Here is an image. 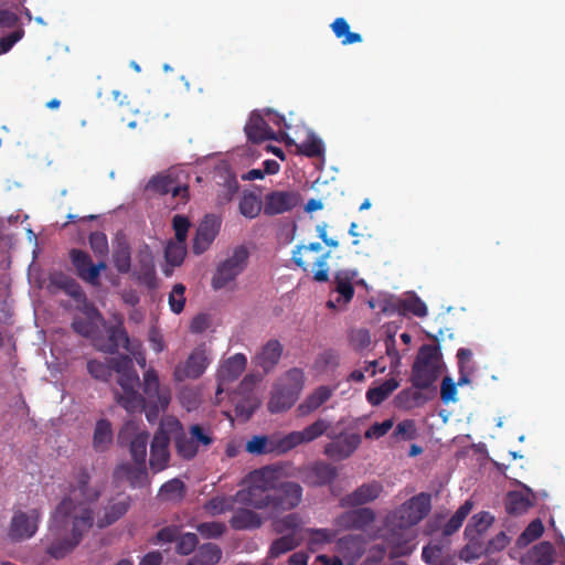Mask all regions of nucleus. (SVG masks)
I'll return each instance as SVG.
<instances>
[{"instance_id":"obj_1","label":"nucleus","mask_w":565,"mask_h":565,"mask_svg":"<svg viewBox=\"0 0 565 565\" xmlns=\"http://www.w3.org/2000/svg\"><path fill=\"white\" fill-rule=\"evenodd\" d=\"M89 480L87 469H78L70 483V493L50 514L45 553L54 559H62L71 554L94 525L92 504L98 500L100 491L90 487Z\"/></svg>"},{"instance_id":"obj_2","label":"nucleus","mask_w":565,"mask_h":565,"mask_svg":"<svg viewBox=\"0 0 565 565\" xmlns=\"http://www.w3.org/2000/svg\"><path fill=\"white\" fill-rule=\"evenodd\" d=\"M168 434L172 435L177 455L184 459H193L200 448L206 449L213 444L211 430L200 424H193L185 431L182 423L174 416H164Z\"/></svg>"},{"instance_id":"obj_3","label":"nucleus","mask_w":565,"mask_h":565,"mask_svg":"<svg viewBox=\"0 0 565 565\" xmlns=\"http://www.w3.org/2000/svg\"><path fill=\"white\" fill-rule=\"evenodd\" d=\"M277 481V470L273 467H263L249 473V486L235 493L237 503L253 507L257 510L268 508L269 490Z\"/></svg>"},{"instance_id":"obj_4","label":"nucleus","mask_w":565,"mask_h":565,"mask_svg":"<svg viewBox=\"0 0 565 565\" xmlns=\"http://www.w3.org/2000/svg\"><path fill=\"white\" fill-rule=\"evenodd\" d=\"M429 493L420 492L404 502L387 516V525L393 530L406 531L417 525L430 511Z\"/></svg>"},{"instance_id":"obj_5","label":"nucleus","mask_w":565,"mask_h":565,"mask_svg":"<svg viewBox=\"0 0 565 565\" xmlns=\"http://www.w3.org/2000/svg\"><path fill=\"white\" fill-rule=\"evenodd\" d=\"M117 383L121 392L115 391V397L122 408L128 413L142 412L146 408L145 397L137 391L140 380L136 370L118 375Z\"/></svg>"},{"instance_id":"obj_6","label":"nucleus","mask_w":565,"mask_h":565,"mask_svg":"<svg viewBox=\"0 0 565 565\" xmlns=\"http://www.w3.org/2000/svg\"><path fill=\"white\" fill-rule=\"evenodd\" d=\"M321 249L322 246L318 242L310 243L308 245H297L292 250L291 260L303 271H308L311 265L318 267L313 274V279L319 282H326L329 280L328 258L330 257V252H327L315 259L307 258V255L311 253H319Z\"/></svg>"},{"instance_id":"obj_7","label":"nucleus","mask_w":565,"mask_h":565,"mask_svg":"<svg viewBox=\"0 0 565 565\" xmlns=\"http://www.w3.org/2000/svg\"><path fill=\"white\" fill-rule=\"evenodd\" d=\"M248 256L249 253L245 246L239 245L235 247L232 255L217 266L212 278V287L218 290L235 280L246 268Z\"/></svg>"},{"instance_id":"obj_8","label":"nucleus","mask_w":565,"mask_h":565,"mask_svg":"<svg viewBox=\"0 0 565 565\" xmlns=\"http://www.w3.org/2000/svg\"><path fill=\"white\" fill-rule=\"evenodd\" d=\"M273 493H269L268 508L271 513L278 514L286 511L294 510L302 501V487L294 481H285L271 488Z\"/></svg>"},{"instance_id":"obj_9","label":"nucleus","mask_w":565,"mask_h":565,"mask_svg":"<svg viewBox=\"0 0 565 565\" xmlns=\"http://www.w3.org/2000/svg\"><path fill=\"white\" fill-rule=\"evenodd\" d=\"M42 519V511L38 508L29 511L15 510L10 521L8 536L12 542H23L33 537Z\"/></svg>"},{"instance_id":"obj_10","label":"nucleus","mask_w":565,"mask_h":565,"mask_svg":"<svg viewBox=\"0 0 565 565\" xmlns=\"http://www.w3.org/2000/svg\"><path fill=\"white\" fill-rule=\"evenodd\" d=\"M210 364V358L204 343L192 350L185 361L175 365L173 379L177 382L196 380L203 375Z\"/></svg>"},{"instance_id":"obj_11","label":"nucleus","mask_w":565,"mask_h":565,"mask_svg":"<svg viewBox=\"0 0 565 565\" xmlns=\"http://www.w3.org/2000/svg\"><path fill=\"white\" fill-rule=\"evenodd\" d=\"M171 440L172 435L168 434L166 417H162L150 444L149 466L152 472H160L168 467L170 461L169 445Z\"/></svg>"},{"instance_id":"obj_12","label":"nucleus","mask_w":565,"mask_h":565,"mask_svg":"<svg viewBox=\"0 0 565 565\" xmlns=\"http://www.w3.org/2000/svg\"><path fill=\"white\" fill-rule=\"evenodd\" d=\"M338 468L323 460L315 461L299 469V477L308 487L331 484L338 478Z\"/></svg>"},{"instance_id":"obj_13","label":"nucleus","mask_w":565,"mask_h":565,"mask_svg":"<svg viewBox=\"0 0 565 565\" xmlns=\"http://www.w3.org/2000/svg\"><path fill=\"white\" fill-rule=\"evenodd\" d=\"M70 259L75 268L76 275L85 282L92 286H99L100 271L105 270L107 265L105 262L93 264L89 254L78 248L70 250Z\"/></svg>"},{"instance_id":"obj_14","label":"nucleus","mask_w":565,"mask_h":565,"mask_svg":"<svg viewBox=\"0 0 565 565\" xmlns=\"http://www.w3.org/2000/svg\"><path fill=\"white\" fill-rule=\"evenodd\" d=\"M296 191H273L265 196L264 214L274 216L291 211L300 203Z\"/></svg>"},{"instance_id":"obj_15","label":"nucleus","mask_w":565,"mask_h":565,"mask_svg":"<svg viewBox=\"0 0 565 565\" xmlns=\"http://www.w3.org/2000/svg\"><path fill=\"white\" fill-rule=\"evenodd\" d=\"M142 392L146 395L147 403H158L162 408H167L171 401V393L168 387H161L158 372L150 367L143 373Z\"/></svg>"},{"instance_id":"obj_16","label":"nucleus","mask_w":565,"mask_h":565,"mask_svg":"<svg viewBox=\"0 0 565 565\" xmlns=\"http://www.w3.org/2000/svg\"><path fill=\"white\" fill-rule=\"evenodd\" d=\"M85 318L75 317L72 322L73 330L84 338H89L93 341L97 340L95 333L98 329V323H105V319L100 311L89 302H84L81 309Z\"/></svg>"},{"instance_id":"obj_17","label":"nucleus","mask_w":565,"mask_h":565,"mask_svg":"<svg viewBox=\"0 0 565 565\" xmlns=\"http://www.w3.org/2000/svg\"><path fill=\"white\" fill-rule=\"evenodd\" d=\"M108 340L106 342L94 340V347L105 353L115 354L119 348H122L136 355V352L130 348V339L122 326V322L110 326L107 328Z\"/></svg>"},{"instance_id":"obj_18","label":"nucleus","mask_w":565,"mask_h":565,"mask_svg":"<svg viewBox=\"0 0 565 565\" xmlns=\"http://www.w3.org/2000/svg\"><path fill=\"white\" fill-rule=\"evenodd\" d=\"M247 359L243 353H236L225 360L217 371V390L216 396L224 392V386L236 381L245 371Z\"/></svg>"},{"instance_id":"obj_19","label":"nucleus","mask_w":565,"mask_h":565,"mask_svg":"<svg viewBox=\"0 0 565 565\" xmlns=\"http://www.w3.org/2000/svg\"><path fill=\"white\" fill-rule=\"evenodd\" d=\"M221 226L220 218L214 214H207L200 223L193 239V252L196 255L204 253L214 241Z\"/></svg>"},{"instance_id":"obj_20","label":"nucleus","mask_w":565,"mask_h":565,"mask_svg":"<svg viewBox=\"0 0 565 565\" xmlns=\"http://www.w3.org/2000/svg\"><path fill=\"white\" fill-rule=\"evenodd\" d=\"M244 130L247 139L254 143L265 140H279L276 132L268 126V122L258 110H254L250 114Z\"/></svg>"},{"instance_id":"obj_21","label":"nucleus","mask_w":565,"mask_h":565,"mask_svg":"<svg viewBox=\"0 0 565 565\" xmlns=\"http://www.w3.org/2000/svg\"><path fill=\"white\" fill-rule=\"evenodd\" d=\"M361 444V436L349 434L327 444L324 455L334 460H343L350 457Z\"/></svg>"},{"instance_id":"obj_22","label":"nucleus","mask_w":565,"mask_h":565,"mask_svg":"<svg viewBox=\"0 0 565 565\" xmlns=\"http://www.w3.org/2000/svg\"><path fill=\"white\" fill-rule=\"evenodd\" d=\"M355 271L338 270L334 275V290L339 294L335 300H329L327 306L329 308L345 307L354 296V287L352 280Z\"/></svg>"},{"instance_id":"obj_23","label":"nucleus","mask_w":565,"mask_h":565,"mask_svg":"<svg viewBox=\"0 0 565 565\" xmlns=\"http://www.w3.org/2000/svg\"><path fill=\"white\" fill-rule=\"evenodd\" d=\"M383 491L380 482L373 481L363 483L356 488L352 493L347 494L341 499L342 507H360L365 503L372 502L377 499Z\"/></svg>"},{"instance_id":"obj_24","label":"nucleus","mask_w":565,"mask_h":565,"mask_svg":"<svg viewBox=\"0 0 565 565\" xmlns=\"http://www.w3.org/2000/svg\"><path fill=\"white\" fill-rule=\"evenodd\" d=\"M375 513L370 508H359L342 513L338 519V524L345 529L363 530L373 523Z\"/></svg>"},{"instance_id":"obj_25","label":"nucleus","mask_w":565,"mask_h":565,"mask_svg":"<svg viewBox=\"0 0 565 565\" xmlns=\"http://www.w3.org/2000/svg\"><path fill=\"white\" fill-rule=\"evenodd\" d=\"M135 275L138 282L147 288L153 289L157 287L153 257L147 246L143 250H140L138 255V269Z\"/></svg>"},{"instance_id":"obj_26","label":"nucleus","mask_w":565,"mask_h":565,"mask_svg":"<svg viewBox=\"0 0 565 565\" xmlns=\"http://www.w3.org/2000/svg\"><path fill=\"white\" fill-rule=\"evenodd\" d=\"M535 495L531 489L508 492L504 501L505 511L511 515H521L534 504Z\"/></svg>"},{"instance_id":"obj_27","label":"nucleus","mask_w":565,"mask_h":565,"mask_svg":"<svg viewBox=\"0 0 565 565\" xmlns=\"http://www.w3.org/2000/svg\"><path fill=\"white\" fill-rule=\"evenodd\" d=\"M385 311L390 313L396 312L401 316H407L408 313H412L422 318L427 315V306L419 297H417L415 294H412L404 299L395 300L393 303H391L390 308H385Z\"/></svg>"},{"instance_id":"obj_28","label":"nucleus","mask_w":565,"mask_h":565,"mask_svg":"<svg viewBox=\"0 0 565 565\" xmlns=\"http://www.w3.org/2000/svg\"><path fill=\"white\" fill-rule=\"evenodd\" d=\"M113 263L120 274H128L131 269V248L124 234H117L114 241Z\"/></svg>"},{"instance_id":"obj_29","label":"nucleus","mask_w":565,"mask_h":565,"mask_svg":"<svg viewBox=\"0 0 565 565\" xmlns=\"http://www.w3.org/2000/svg\"><path fill=\"white\" fill-rule=\"evenodd\" d=\"M284 348L277 339H270L263 345L256 355V363L266 373L271 371L279 362Z\"/></svg>"},{"instance_id":"obj_30","label":"nucleus","mask_w":565,"mask_h":565,"mask_svg":"<svg viewBox=\"0 0 565 565\" xmlns=\"http://www.w3.org/2000/svg\"><path fill=\"white\" fill-rule=\"evenodd\" d=\"M298 397L299 394L278 383L271 392L268 409L273 414L285 412L294 406Z\"/></svg>"},{"instance_id":"obj_31","label":"nucleus","mask_w":565,"mask_h":565,"mask_svg":"<svg viewBox=\"0 0 565 565\" xmlns=\"http://www.w3.org/2000/svg\"><path fill=\"white\" fill-rule=\"evenodd\" d=\"M264 523L263 518L255 511L246 508L234 510L230 525L237 531L256 530Z\"/></svg>"},{"instance_id":"obj_32","label":"nucleus","mask_w":565,"mask_h":565,"mask_svg":"<svg viewBox=\"0 0 565 565\" xmlns=\"http://www.w3.org/2000/svg\"><path fill=\"white\" fill-rule=\"evenodd\" d=\"M438 374V365H426L414 362L412 367L411 381L414 387L418 390H427L437 380Z\"/></svg>"},{"instance_id":"obj_33","label":"nucleus","mask_w":565,"mask_h":565,"mask_svg":"<svg viewBox=\"0 0 565 565\" xmlns=\"http://www.w3.org/2000/svg\"><path fill=\"white\" fill-rule=\"evenodd\" d=\"M115 475L118 477L125 476L134 488L142 487L148 482L146 463H136V466L128 462L121 463L117 467Z\"/></svg>"},{"instance_id":"obj_34","label":"nucleus","mask_w":565,"mask_h":565,"mask_svg":"<svg viewBox=\"0 0 565 565\" xmlns=\"http://www.w3.org/2000/svg\"><path fill=\"white\" fill-rule=\"evenodd\" d=\"M148 188L159 194L171 193L172 196L182 195V198H186L188 195V186L178 185L174 179L170 175H158L152 178L148 183Z\"/></svg>"},{"instance_id":"obj_35","label":"nucleus","mask_w":565,"mask_h":565,"mask_svg":"<svg viewBox=\"0 0 565 565\" xmlns=\"http://www.w3.org/2000/svg\"><path fill=\"white\" fill-rule=\"evenodd\" d=\"M332 395V390L328 386H319L298 406V412L301 416L308 415L318 409L324 404Z\"/></svg>"},{"instance_id":"obj_36","label":"nucleus","mask_w":565,"mask_h":565,"mask_svg":"<svg viewBox=\"0 0 565 565\" xmlns=\"http://www.w3.org/2000/svg\"><path fill=\"white\" fill-rule=\"evenodd\" d=\"M52 284L64 290L66 295L77 302H86L87 298L81 285L72 277L62 273L54 275L51 279Z\"/></svg>"},{"instance_id":"obj_37","label":"nucleus","mask_w":565,"mask_h":565,"mask_svg":"<svg viewBox=\"0 0 565 565\" xmlns=\"http://www.w3.org/2000/svg\"><path fill=\"white\" fill-rule=\"evenodd\" d=\"M493 521L494 518L489 512L482 511L475 514L465 529V536L483 539Z\"/></svg>"},{"instance_id":"obj_38","label":"nucleus","mask_w":565,"mask_h":565,"mask_svg":"<svg viewBox=\"0 0 565 565\" xmlns=\"http://www.w3.org/2000/svg\"><path fill=\"white\" fill-rule=\"evenodd\" d=\"M222 556L221 548L213 543L201 545L188 565H215Z\"/></svg>"},{"instance_id":"obj_39","label":"nucleus","mask_w":565,"mask_h":565,"mask_svg":"<svg viewBox=\"0 0 565 565\" xmlns=\"http://www.w3.org/2000/svg\"><path fill=\"white\" fill-rule=\"evenodd\" d=\"M444 543H429L423 548V559L430 565H456L454 556L444 555Z\"/></svg>"},{"instance_id":"obj_40","label":"nucleus","mask_w":565,"mask_h":565,"mask_svg":"<svg viewBox=\"0 0 565 565\" xmlns=\"http://www.w3.org/2000/svg\"><path fill=\"white\" fill-rule=\"evenodd\" d=\"M387 543L391 547V557L407 556L412 554L415 548L413 537L404 531L401 535L392 533V535L387 539Z\"/></svg>"},{"instance_id":"obj_41","label":"nucleus","mask_w":565,"mask_h":565,"mask_svg":"<svg viewBox=\"0 0 565 565\" xmlns=\"http://www.w3.org/2000/svg\"><path fill=\"white\" fill-rule=\"evenodd\" d=\"M398 381L394 377L385 380L379 386L367 390L366 401L371 405L377 406L382 404L398 387Z\"/></svg>"},{"instance_id":"obj_42","label":"nucleus","mask_w":565,"mask_h":565,"mask_svg":"<svg viewBox=\"0 0 565 565\" xmlns=\"http://www.w3.org/2000/svg\"><path fill=\"white\" fill-rule=\"evenodd\" d=\"M130 507L129 498L110 502L106 508L103 518L99 520V526L105 527L111 525L121 516H124Z\"/></svg>"},{"instance_id":"obj_43","label":"nucleus","mask_w":565,"mask_h":565,"mask_svg":"<svg viewBox=\"0 0 565 565\" xmlns=\"http://www.w3.org/2000/svg\"><path fill=\"white\" fill-rule=\"evenodd\" d=\"M300 542L301 540L295 535V533L282 534V536L276 539L271 543L268 555L270 558H277L280 555L298 547Z\"/></svg>"},{"instance_id":"obj_44","label":"nucleus","mask_w":565,"mask_h":565,"mask_svg":"<svg viewBox=\"0 0 565 565\" xmlns=\"http://www.w3.org/2000/svg\"><path fill=\"white\" fill-rule=\"evenodd\" d=\"M113 440V430L109 420L99 419L97 420L94 429L93 446L97 451H104L107 449Z\"/></svg>"},{"instance_id":"obj_45","label":"nucleus","mask_w":565,"mask_h":565,"mask_svg":"<svg viewBox=\"0 0 565 565\" xmlns=\"http://www.w3.org/2000/svg\"><path fill=\"white\" fill-rule=\"evenodd\" d=\"M472 502L467 500L463 504L459 507V509L456 511V513L445 523L443 524V536L448 537L452 535L455 532H457L465 519L468 516V514L472 510Z\"/></svg>"},{"instance_id":"obj_46","label":"nucleus","mask_w":565,"mask_h":565,"mask_svg":"<svg viewBox=\"0 0 565 565\" xmlns=\"http://www.w3.org/2000/svg\"><path fill=\"white\" fill-rule=\"evenodd\" d=\"M331 29L334 35L338 39H341V43L343 45H349L353 43H359L362 41V36L360 33L351 32L350 25L344 18H337L331 23Z\"/></svg>"},{"instance_id":"obj_47","label":"nucleus","mask_w":565,"mask_h":565,"mask_svg":"<svg viewBox=\"0 0 565 565\" xmlns=\"http://www.w3.org/2000/svg\"><path fill=\"white\" fill-rule=\"evenodd\" d=\"M246 451L252 455L276 454L275 436H253L246 443Z\"/></svg>"},{"instance_id":"obj_48","label":"nucleus","mask_w":565,"mask_h":565,"mask_svg":"<svg viewBox=\"0 0 565 565\" xmlns=\"http://www.w3.org/2000/svg\"><path fill=\"white\" fill-rule=\"evenodd\" d=\"M468 543L461 548L459 557L465 562H471L479 558L482 554H488L487 545L483 539L466 536Z\"/></svg>"},{"instance_id":"obj_49","label":"nucleus","mask_w":565,"mask_h":565,"mask_svg":"<svg viewBox=\"0 0 565 565\" xmlns=\"http://www.w3.org/2000/svg\"><path fill=\"white\" fill-rule=\"evenodd\" d=\"M458 359V369H459V379L458 384L462 386L465 384L470 383V375L473 372V367L471 365L472 352L470 349L460 348L457 351Z\"/></svg>"},{"instance_id":"obj_50","label":"nucleus","mask_w":565,"mask_h":565,"mask_svg":"<svg viewBox=\"0 0 565 565\" xmlns=\"http://www.w3.org/2000/svg\"><path fill=\"white\" fill-rule=\"evenodd\" d=\"M149 434L145 430L137 433L129 444V451L135 463H146Z\"/></svg>"},{"instance_id":"obj_51","label":"nucleus","mask_w":565,"mask_h":565,"mask_svg":"<svg viewBox=\"0 0 565 565\" xmlns=\"http://www.w3.org/2000/svg\"><path fill=\"white\" fill-rule=\"evenodd\" d=\"M262 209V201L253 192L244 193L238 203L239 213L247 218L257 217Z\"/></svg>"},{"instance_id":"obj_52","label":"nucleus","mask_w":565,"mask_h":565,"mask_svg":"<svg viewBox=\"0 0 565 565\" xmlns=\"http://www.w3.org/2000/svg\"><path fill=\"white\" fill-rule=\"evenodd\" d=\"M302 520L298 513H289L273 522V529L277 534L295 533L301 527Z\"/></svg>"},{"instance_id":"obj_53","label":"nucleus","mask_w":565,"mask_h":565,"mask_svg":"<svg viewBox=\"0 0 565 565\" xmlns=\"http://www.w3.org/2000/svg\"><path fill=\"white\" fill-rule=\"evenodd\" d=\"M297 152L308 158H318L323 154L324 146L322 140L313 132H310L307 139L300 145H296Z\"/></svg>"},{"instance_id":"obj_54","label":"nucleus","mask_w":565,"mask_h":565,"mask_svg":"<svg viewBox=\"0 0 565 565\" xmlns=\"http://www.w3.org/2000/svg\"><path fill=\"white\" fill-rule=\"evenodd\" d=\"M535 565H552L554 562V547L550 542H541L530 552Z\"/></svg>"},{"instance_id":"obj_55","label":"nucleus","mask_w":565,"mask_h":565,"mask_svg":"<svg viewBox=\"0 0 565 565\" xmlns=\"http://www.w3.org/2000/svg\"><path fill=\"white\" fill-rule=\"evenodd\" d=\"M301 444H305L301 430L291 431L281 437L275 436L276 454L278 455L286 454Z\"/></svg>"},{"instance_id":"obj_56","label":"nucleus","mask_w":565,"mask_h":565,"mask_svg":"<svg viewBox=\"0 0 565 565\" xmlns=\"http://www.w3.org/2000/svg\"><path fill=\"white\" fill-rule=\"evenodd\" d=\"M544 532L543 523L540 519L533 520L516 539L518 547H525L537 540Z\"/></svg>"},{"instance_id":"obj_57","label":"nucleus","mask_w":565,"mask_h":565,"mask_svg":"<svg viewBox=\"0 0 565 565\" xmlns=\"http://www.w3.org/2000/svg\"><path fill=\"white\" fill-rule=\"evenodd\" d=\"M305 383V374L302 370L298 367L290 369L285 373V375L280 379L279 384L282 386L290 388L297 394H300V392L303 388Z\"/></svg>"},{"instance_id":"obj_58","label":"nucleus","mask_w":565,"mask_h":565,"mask_svg":"<svg viewBox=\"0 0 565 565\" xmlns=\"http://www.w3.org/2000/svg\"><path fill=\"white\" fill-rule=\"evenodd\" d=\"M309 534V547L315 550L316 546L331 543L335 537V532L329 529H306Z\"/></svg>"},{"instance_id":"obj_59","label":"nucleus","mask_w":565,"mask_h":565,"mask_svg":"<svg viewBox=\"0 0 565 565\" xmlns=\"http://www.w3.org/2000/svg\"><path fill=\"white\" fill-rule=\"evenodd\" d=\"M329 427L330 423L323 418H319L315 423L307 426L305 429L301 430L305 444L311 443L315 439L322 436L328 430Z\"/></svg>"},{"instance_id":"obj_60","label":"nucleus","mask_w":565,"mask_h":565,"mask_svg":"<svg viewBox=\"0 0 565 565\" xmlns=\"http://www.w3.org/2000/svg\"><path fill=\"white\" fill-rule=\"evenodd\" d=\"M184 483L178 479H171L164 482L160 488V495L164 500H174L183 497Z\"/></svg>"},{"instance_id":"obj_61","label":"nucleus","mask_w":565,"mask_h":565,"mask_svg":"<svg viewBox=\"0 0 565 565\" xmlns=\"http://www.w3.org/2000/svg\"><path fill=\"white\" fill-rule=\"evenodd\" d=\"M87 372L92 377L98 381L108 382L111 379L108 360L106 362L89 360L87 362Z\"/></svg>"},{"instance_id":"obj_62","label":"nucleus","mask_w":565,"mask_h":565,"mask_svg":"<svg viewBox=\"0 0 565 565\" xmlns=\"http://www.w3.org/2000/svg\"><path fill=\"white\" fill-rule=\"evenodd\" d=\"M185 286L175 284L169 294V306L173 313L179 315L183 311L185 305Z\"/></svg>"},{"instance_id":"obj_63","label":"nucleus","mask_w":565,"mask_h":565,"mask_svg":"<svg viewBox=\"0 0 565 565\" xmlns=\"http://www.w3.org/2000/svg\"><path fill=\"white\" fill-rule=\"evenodd\" d=\"M175 542L177 553L181 555H189L196 548L199 539L196 534L189 532L181 535L179 534Z\"/></svg>"},{"instance_id":"obj_64","label":"nucleus","mask_w":565,"mask_h":565,"mask_svg":"<svg viewBox=\"0 0 565 565\" xmlns=\"http://www.w3.org/2000/svg\"><path fill=\"white\" fill-rule=\"evenodd\" d=\"M167 262L172 266L182 264L185 256V243H169L164 250Z\"/></svg>"}]
</instances>
